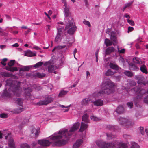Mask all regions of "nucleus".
Segmentation results:
<instances>
[{"label":"nucleus","mask_w":148,"mask_h":148,"mask_svg":"<svg viewBox=\"0 0 148 148\" xmlns=\"http://www.w3.org/2000/svg\"><path fill=\"white\" fill-rule=\"evenodd\" d=\"M68 91L64 90H62L61 91L58 95L59 97H62L66 95L68 93Z\"/></svg>","instance_id":"34"},{"label":"nucleus","mask_w":148,"mask_h":148,"mask_svg":"<svg viewBox=\"0 0 148 148\" xmlns=\"http://www.w3.org/2000/svg\"><path fill=\"white\" fill-rule=\"evenodd\" d=\"M110 39L113 42V45H114L117 43L116 35L115 32H112L111 33Z\"/></svg>","instance_id":"12"},{"label":"nucleus","mask_w":148,"mask_h":148,"mask_svg":"<svg viewBox=\"0 0 148 148\" xmlns=\"http://www.w3.org/2000/svg\"><path fill=\"white\" fill-rule=\"evenodd\" d=\"M103 101L102 100L99 99L93 102L94 105L97 106H101L103 105Z\"/></svg>","instance_id":"15"},{"label":"nucleus","mask_w":148,"mask_h":148,"mask_svg":"<svg viewBox=\"0 0 148 148\" xmlns=\"http://www.w3.org/2000/svg\"><path fill=\"white\" fill-rule=\"evenodd\" d=\"M15 102L19 105L20 106H22L23 100L22 99L20 98H18L15 99Z\"/></svg>","instance_id":"23"},{"label":"nucleus","mask_w":148,"mask_h":148,"mask_svg":"<svg viewBox=\"0 0 148 148\" xmlns=\"http://www.w3.org/2000/svg\"><path fill=\"white\" fill-rule=\"evenodd\" d=\"M109 66L111 68L116 70H118L119 69L118 66L113 63H110Z\"/></svg>","instance_id":"24"},{"label":"nucleus","mask_w":148,"mask_h":148,"mask_svg":"<svg viewBox=\"0 0 148 148\" xmlns=\"http://www.w3.org/2000/svg\"><path fill=\"white\" fill-rule=\"evenodd\" d=\"M114 86V83L109 78L105 77L104 78L101 86L102 91L95 92L92 94V96L96 98L99 97L103 93L109 94L112 92V88Z\"/></svg>","instance_id":"3"},{"label":"nucleus","mask_w":148,"mask_h":148,"mask_svg":"<svg viewBox=\"0 0 148 148\" xmlns=\"http://www.w3.org/2000/svg\"><path fill=\"white\" fill-rule=\"evenodd\" d=\"M83 143V140L81 139L77 140L74 144L73 148H78Z\"/></svg>","instance_id":"17"},{"label":"nucleus","mask_w":148,"mask_h":148,"mask_svg":"<svg viewBox=\"0 0 148 148\" xmlns=\"http://www.w3.org/2000/svg\"><path fill=\"white\" fill-rule=\"evenodd\" d=\"M25 95H27L29 96L30 95V90L29 88H27L25 89Z\"/></svg>","instance_id":"46"},{"label":"nucleus","mask_w":148,"mask_h":148,"mask_svg":"<svg viewBox=\"0 0 148 148\" xmlns=\"http://www.w3.org/2000/svg\"><path fill=\"white\" fill-rule=\"evenodd\" d=\"M133 62L135 63L141 64L142 63V62L138 58H133Z\"/></svg>","instance_id":"31"},{"label":"nucleus","mask_w":148,"mask_h":148,"mask_svg":"<svg viewBox=\"0 0 148 148\" xmlns=\"http://www.w3.org/2000/svg\"><path fill=\"white\" fill-rule=\"evenodd\" d=\"M58 106L59 107H61L62 108H67V109H66L65 110H64V111H63L64 112H67L69 110V108L70 107L71 105H69L68 106H64L63 105H61L59 104L58 105Z\"/></svg>","instance_id":"32"},{"label":"nucleus","mask_w":148,"mask_h":148,"mask_svg":"<svg viewBox=\"0 0 148 148\" xmlns=\"http://www.w3.org/2000/svg\"><path fill=\"white\" fill-rule=\"evenodd\" d=\"M37 144V143L36 142H33L31 144L32 146L33 147H34L35 146H36Z\"/></svg>","instance_id":"59"},{"label":"nucleus","mask_w":148,"mask_h":148,"mask_svg":"<svg viewBox=\"0 0 148 148\" xmlns=\"http://www.w3.org/2000/svg\"><path fill=\"white\" fill-rule=\"evenodd\" d=\"M24 110L22 108H20L19 109L16 110V112L17 113H19Z\"/></svg>","instance_id":"52"},{"label":"nucleus","mask_w":148,"mask_h":148,"mask_svg":"<svg viewBox=\"0 0 148 148\" xmlns=\"http://www.w3.org/2000/svg\"><path fill=\"white\" fill-rule=\"evenodd\" d=\"M0 74L2 77H11V75L8 73L6 72H2L0 73Z\"/></svg>","instance_id":"28"},{"label":"nucleus","mask_w":148,"mask_h":148,"mask_svg":"<svg viewBox=\"0 0 148 148\" xmlns=\"http://www.w3.org/2000/svg\"><path fill=\"white\" fill-rule=\"evenodd\" d=\"M88 127V125L87 124H86L83 122L81 123V126L79 130L80 132H82L83 131L86 130Z\"/></svg>","instance_id":"16"},{"label":"nucleus","mask_w":148,"mask_h":148,"mask_svg":"<svg viewBox=\"0 0 148 148\" xmlns=\"http://www.w3.org/2000/svg\"><path fill=\"white\" fill-rule=\"evenodd\" d=\"M83 23L84 24L87 25L90 27V24L89 21H88L86 20H85L83 21Z\"/></svg>","instance_id":"47"},{"label":"nucleus","mask_w":148,"mask_h":148,"mask_svg":"<svg viewBox=\"0 0 148 148\" xmlns=\"http://www.w3.org/2000/svg\"><path fill=\"white\" fill-rule=\"evenodd\" d=\"M140 129L141 133L143 135V134L145 133L144 128L143 127H140Z\"/></svg>","instance_id":"53"},{"label":"nucleus","mask_w":148,"mask_h":148,"mask_svg":"<svg viewBox=\"0 0 148 148\" xmlns=\"http://www.w3.org/2000/svg\"><path fill=\"white\" fill-rule=\"evenodd\" d=\"M62 2L64 3V10L65 13V16L66 20L67 19V21H69V18L71 17V13L70 12L69 8L67 6V4L66 1L65 0H62Z\"/></svg>","instance_id":"7"},{"label":"nucleus","mask_w":148,"mask_h":148,"mask_svg":"<svg viewBox=\"0 0 148 148\" xmlns=\"http://www.w3.org/2000/svg\"><path fill=\"white\" fill-rule=\"evenodd\" d=\"M134 29V28L133 27H129L128 28V32H131Z\"/></svg>","instance_id":"60"},{"label":"nucleus","mask_w":148,"mask_h":148,"mask_svg":"<svg viewBox=\"0 0 148 148\" xmlns=\"http://www.w3.org/2000/svg\"><path fill=\"white\" fill-rule=\"evenodd\" d=\"M30 118L29 117H26L23 120V122H22V123L23 124H25L29 122Z\"/></svg>","instance_id":"42"},{"label":"nucleus","mask_w":148,"mask_h":148,"mask_svg":"<svg viewBox=\"0 0 148 148\" xmlns=\"http://www.w3.org/2000/svg\"><path fill=\"white\" fill-rule=\"evenodd\" d=\"M107 138L108 140H110L114 137V136L112 134H107Z\"/></svg>","instance_id":"45"},{"label":"nucleus","mask_w":148,"mask_h":148,"mask_svg":"<svg viewBox=\"0 0 148 148\" xmlns=\"http://www.w3.org/2000/svg\"><path fill=\"white\" fill-rule=\"evenodd\" d=\"M77 83H78V82H75L74 83V84L72 86H71V88H72V87H75L76 86Z\"/></svg>","instance_id":"63"},{"label":"nucleus","mask_w":148,"mask_h":148,"mask_svg":"<svg viewBox=\"0 0 148 148\" xmlns=\"http://www.w3.org/2000/svg\"><path fill=\"white\" fill-rule=\"evenodd\" d=\"M29 146L26 143H23L21 145V148H29Z\"/></svg>","instance_id":"40"},{"label":"nucleus","mask_w":148,"mask_h":148,"mask_svg":"<svg viewBox=\"0 0 148 148\" xmlns=\"http://www.w3.org/2000/svg\"><path fill=\"white\" fill-rule=\"evenodd\" d=\"M116 73V72H113L111 69H109L105 73V75L106 76H109L113 75Z\"/></svg>","instance_id":"27"},{"label":"nucleus","mask_w":148,"mask_h":148,"mask_svg":"<svg viewBox=\"0 0 148 148\" xmlns=\"http://www.w3.org/2000/svg\"><path fill=\"white\" fill-rule=\"evenodd\" d=\"M7 58H4L1 60V63L3 66H5L6 65L5 62L7 61Z\"/></svg>","instance_id":"41"},{"label":"nucleus","mask_w":148,"mask_h":148,"mask_svg":"<svg viewBox=\"0 0 148 148\" xmlns=\"http://www.w3.org/2000/svg\"><path fill=\"white\" fill-rule=\"evenodd\" d=\"M90 118L92 120L95 121H97L99 120V119L94 115H91V116Z\"/></svg>","instance_id":"38"},{"label":"nucleus","mask_w":148,"mask_h":148,"mask_svg":"<svg viewBox=\"0 0 148 148\" xmlns=\"http://www.w3.org/2000/svg\"><path fill=\"white\" fill-rule=\"evenodd\" d=\"M20 83L17 81H12L9 79L6 81V88L4 90L3 95L6 97L10 96V93L8 92V89L9 92L12 91L14 94L17 96H19L22 93V89L20 87Z\"/></svg>","instance_id":"2"},{"label":"nucleus","mask_w":148,"mask_h":148,"mask_svg":"<svg viewBox=\"0 0 148 148\" xmlns=\"http://www.w3.org/2000/svg\"><path fill=\"white\" fill-rule=\"evenodd\" d=\"M74 41V38L72 37L68 38L65 36L64 37V43L66 44L67 48H69L71 47Z\"/></svg>","instance_id":"9"},{"label":"nucleus","mask_w":148,"mask_h":148,"mask_svg":"<svg viewBox=\"0 0 148 148\" xmlns=\"http://www.w3.org/2000/svg\"><path fill=\"white\" fill-rule=\"evenodd\" d=\"M6 47L5 45H1L0 46V47L1 49H3L4 48H5Z\"/></svg>","instance_id":"64"},{"label":"nucleus","mask_w":148,"mask_h":148,"mask_svg":"<svg viewBox=\"0 0 148 148\" xmlns=\"http://www.w3.org/2000/svg\"><path fill=\"white\" fill-rule=\"evenodd\" d=\"M91 100L90 98L84 99L81 102V104L83 106L86 105Z\"/></svg>","instance_id":"18"},{"label":"nucleus","mask_w":148,"mask_h":148,"mask_svg":"<svg viewBox=\"0 0 148 148\" xmlns=\"http://www.w3.org/2000/svg\"><path fill=\"white\" fill-rule=\"evenodd\" d=\"M53 98L50 96H48L43 101H40L38 104L40 105H46L53 101Z\"/></svg>","instance_id":"10"},{"label":"nucleus","mask_w":148,"mask_h":148,"mask_svg":"<svg viewBox=\"0 0 148 148\" xmlns=\"http://www.w3.org/2000/svg\"><path fill=\"white\" fill-rule=\"evenodd\" d=\"M114 48L113 47H109L107 48L106 50V55H109L112 52L114 51Z\"/></svg>","instance_id":"20"},{"label":"nucleus","mask_w":148,"mask_h":148,"mask_svg":"<svg viewBox=\"0 0 148 148\" xmlns=\"http://www.w3.org/2000/svg\"><path fill=\"white\" fill-rule=\"evenodd\" d=\"M29 67L28 66H22L20 69L19 71H27L29 70Z\"/></svg>","instance_id":"33"},{"label":"nucleus","mask_w":148,"mask_h":148,"mask_svg":"<svg viewBox=\"0 0 148 148\" xmlns=\"http://www.w3.org/2000/svg\"><path fill=\"white\" fill-rule=\"evenodd\" d=\"M43 64V63L42 62H40L36 63L35 64L34 66V67L36 68H38L41 66Z\"/></svg>","instance_id":"37"},{"label":"nucleus","mask_w":148,"mask_h":148,"mask_svg":"<svg viewBox=\"0 0 148 148\" xmlns=\"http://www.w3.org/2000/svg\"><path fill=\"white\" fill-rule=\"evenodd\" d=\"M69 21L66 22L67 23L64 30H66L68 29V33L71 35H73L76 30L77 27L75 26L72 17H69Z\"/></svg>","instance_id":"5"},{"label":"nucleus","mask_w":148,"mask_h":148,"mask_svg":"<svg viewBox=\"0 0 148 148\" xmlns=\"http://www.w3.org/2000/svg\"><path fill=\"white\" fill-rule=\"evenodd\" d=\"M62 33V32L61 29L59 28L58 29V32H57V33L55 39V41L56 42L60 41L61 39V36Z\"/></svg>","instance_id":"14"},{"label":"nucleus","mask_w":148,"mask_h":148,"mask_svg":"<svg viewBox=\"0 0 148 148\" xmlns=\"http://www.w3.org/2000/svg\"><path fill=\"white\" fill-rule=\"evenodd\" d=\"M127 105L128 107H129L130 108H132V107L133 106V104L132 102H129V103H127Z\"/></svg>","instance_id":"54"},{"label":"nucleus","mask_w":148,"mask_h":148,"mask_svg":"<svg viewBox=\"0 0 148 148\" xmlns=\"http://www.w3.org/2000/svg\"><path fill=\"white\" fill-rule=\"evenodd\" d=\"M5 138L6 139L9 138L8 143L9 147L10 148H14V143L12 138L10 137V134L9 133H8L7 136H5Z\"/></svg>","instance_id":"11"},{"label":"nucleus","mask_w":148,"mask_h":148,"mask_svg":"<svg viewBox=\"0 0 148 148\" xmlns=\"http://www.w3.org/2000/svg\"><path fill=\"white\" fill-rule=\"evenodd\" d=\"M57 68L53 65H50L48 67V71L49 72H51L54 70H56Z\"/></svg>","instance_id":"30"},{"label":"nucleus","mask_w":148,"mask_h":148,"mask_svg":"<svg viewBox=\"0 0 148 148\" xmlns=\"http://www.w3.org/2000/svg\"><path fill=\"white\" fill-rule=\"evenodd\" d=\"M124 73L125 75L129 77H131L133 75L132 73L130 71H125Z\"/></svg>","instance_id":"43"},{"label":"nucleus","mask_w":148,"mask_h":148,"mask_svg":"<svg viewBox=\"0 0 148 148\" xmlns=\"http://www.w3.org/2000/svg\"><path fill=\"white\" fill-rule=\"evenodd\" d=\"M15 60H11L8 63V66H7L5 67V69L8 71L11 72H14V71H17L18 69L17 67H12L14 64Z\"/></svg>","instance_id":"8"},{"label":"nucleus","mask_w":148,"mask_h":148,"mask_svg":"<svg viewBox=\"0 0 148 148\" xmlns=\"http://www.w3.org/2000/svg\"><path fill=\"white\" fill-rule=\"evenodd\" d=\"M119 122L121 124L126 126L127 127H131L134 125L133 123L131 122L128 119L125 118H119Z\"/></svg>","instance_id":"6"},{"label":"nucleus","mask_w":148,"mask_h":148,"mask_svg":"<svg viewBox=\"0 0 148 148\" xmlns=\"http://www.w3.org/2000/svg\"><path fill=\"white\" fill-rule=\"evenodd\" d=\"M36 76L39 78H41L45 77V74L44 73H36Z\"/></svg>","instance_id":"39"},{"label":"nucleus","mask_w":148,"mask_h":148,"mask_svg":"<svg viewBox=\"0 0 148 148\" xmlns=\"http://www.w3.org/2000/svg\"><path fill=\"white\" fill-rule=\"evenodd\" d=\"M67 47L66 46V45H64L63 46H58L56 47H55L52 50V51L53 52L55 50L58 49H62L64 48H65L66 47Z\"/></svg>","instance_id":"35"},{"label":"nucleus","mask_w":148,"mask_h":148,"mask_svg":"<svg viewBox=\"0 0 148 148\" xmlns=\"http://www.w3.org/2000/svg\"><path fill=\"white\" fill-rule=\"evenodd\" d=\"M144 101L145 103L148 104V95L144 98Z\"/></svg>","instance_id":"58"},{"label":"nucleus","mask_w":148,"mask_h":148,"mask_svg":"<svg viewBox=\"0 0 148 148\" xmlns=\"http://www.w3.org/2000/svg\"><path fill=\"white\" fill-rule=\"evenodd\" d=\"M0 33L1 34V35L2 36H5V34L3 31V29L1 27H0Z\"/></svg>","instance_id":"51"},{"label":"nucleus","mask_w":148,"mask_h":148,"mask_svg":"<svg viewBox=\"0 0 148 148\" xmlns=\"http://www.w3.org/2000/svg\"><path fill=\"white\" fill-rule=\"evenodd\" d=\"M131 145V148H138L139 147V145L135 142H132Z\"/></svg>","instance_id":"36"},{"label":"nucleus","mask_w":148,"mask_h":148,"mask_svg":"<svg viewBox=\"0 0 148 148\" xmlns=\"http://www.w3.org/2000/svg\"><path fill=\"white\" fill-rule=\"evenodd\" d=\"M141 71L145 74L147 73L148 72L146 69V66L144 65H142L140 67Z\"/></svg>","instance_id":"29"},{"label":"nucleus","mask_w":148,"mask_h":148,"mask_svg":"<svg viewBox=\"0 0 148 148\" xmlns=\"http://www.w3.org/2000/svg\"><path fill=\"white\" fill-rule=\"evenodd\" d=\"M132 2H130L127 3L125 4V5L127 8V7H128L130 6V5H132Z\"/></svg>","instance_id":"57"},{"label":"nucleus","mask_w":148,"mask_h":148,"mask_svg":"<svg viewBox=\"0 0 148 148\" xmlns=\"http://www.w3.org/2000/svg\"><path fill=\"white\" fill-rule=\"evenodd\" d=\"M31 30V29L30 28H28L27 30V31H25V32L24 34H25V35L26 36H27V34H28V33L30 32Z\"/></svg>","instance_id":"55"},{"label":"nucleus","mask_w":148,"mask_h":148,"mask_svg":"<svg viewBox=\"0 0 148 148\" xmlns=\"http://www.w3.org/2000/svg\"><path fill=\"white\" fill-rule=\"evenodd\" d=\"M136 84V83L134 81H132L130 83V85L132 86H134Z\"/></svg>","instance_id":"61"},{"label":"nucleus","mask_w":148,"mask_h":148,"mask_svg":"<svg viewBox=\"0 0 148 148\" xmlns=\"http://www.w3.org/2000/svg\"><path fill=\"white\" fill-rule=\"evenodd\" d=\"M124 111V108L122 105L119 106L116 110V112L119 114L123 113Z\"/></svg>","instance_id":"21"},{"label":"nucleus","mask_w":148,"mask_h":148,"mask_svg":"<svg viewBox=\"0 0 148 148\" xmlns=\"http://www.w3.org/2000/svg\"><path fill=\"white\" fill-rule=\"evenodd\" d=\"M104 43L106 45V46L107 47H108L112 45V42L108 39L106 38L105 40Z\"/></svg>","instance_id":"25"},{"label":"nucleus","mask_w":148,"mask_h":148,"mask_svg":"<svg viewBox=\"0 0 148 148\" xmlns=\"http://www.w3.org/2000/svg\"><path fill=\"white\" fill-rule=\"evenodd\" d=\"M82 120L86 122H88L89 121L88 116L86 114H84L82 116Z\"/></svg>","instance_id":"26"},{"label":"nucleus","mask_w":148,"mask_h":148,"mask_svg":"<svg viewBox=\"0 0 148 148\" xmlns=\"http://www.w3.org/2000/svg\"><path fill=\"white\" fill-rule=\"evenodd\" d=\"M119 60L120 63L124 64L125 61L124 59L122 57H120L119 58Z\"/></svg>","instance_id":"49"},{"label":"nucleus","mask_w":148,"mask_h":148,"mask_svg":"<svg viewBox=\"0 0 148 148\" xmlns=\"http://www.w3.org/2000/svg\"><path fill=\"white\" fill-rule=\"evenodd\" d=\"M12 46L16 47H17L19 46V45L17 43H15L12 45Z\"/></svg>","instance_id":"62"},{"label":"nucleus","mask_w":148,"mask_h":148,"mask_svg":"<svg viewBox=\"0 0 148 148\" xmlns=\"http://www.w3.org/2000/svg\"><path fill=\"white\" fill-rule=\"evenodd\" d=\"M96 143L99 147L102 148H126V147L125 143L117 141L106 143L105 142L98 140L96 141Z\"/></svg>","instance_id":"4"},{"label":"nucleus","mask_w":148,"mask_h":148,"mask_svg":"<svg viewBox=\"0 0 148 148\" xmlns=\"http://www.w3.org/2000/svg\"><path fill=\"white\" fill-rule=\"evenodd\" d=\"M64 27V26H60V25H58L57 27V32H58V29L59 28L61 29L62 32V30H63Z\"/></svg>","instance_id":"56"},{"label":"nucleus","mask_w":148,"mask_h":148,"mask_svg":"<svg viewBox=\"0 0 148 148\" xmlns=\"http://www.w3.org/2000/svg\"><path fill=\"white\" fill-rule=\"evenodd\" d=\"M117 49L118 52L119 53H123L125 52V49H122L120 50L119 47H118Z\"/></svg>","instance_id":"44"},{"label":"nucleus","mask_w":148,"mask_h":148,"mask_svg":"<svg viewBox=\"0 0 148 148\" xmlns=\"http://www.w3.org/2000/svg\"><path fill=\"white\" fill-rule=\"evenodd\" d=\"M127 22L130 25L132 26L134 25V23L133 21L128 19L127 20Z\"/></svg>","instance_id":"48"},{"label":"nucleus","mask_w":148,"mask_h":148,"mask_svg":"<svg viewBox=\"0 0 148 148\" xmlns=\"http://www.w3.org/2000/svg\"><path fill=\"white\" fill-rule=\"evenodd\" d=\"M39 133V131L35 128H33L31 130V136L33 138L36 137Z\"/></svg>","instance_id":"13"},{"label":"nucleus","mask_w":148,"mask_h":148,"mask_svg":"<svg viewBox=\"0 0 148 148\" xmlns=\"http://www.w3.org/2000/svg\"><path fill=\"white\" fill-rule=\"evenodd\" d=\"M129 67L131 70L137 71L139 70L138 68L136 65L132 63L130 64Z\"/></svg>","instance_id":"22"},{"label":"nucleus","mask_w":148,"mask_h":148,"mask_svg":"<svg viewBox=\"0 0 148 148\" xmlns=\"http://www.w3.org/2000/svg\"><path fill=\"white\" fill-rule=\"evenodd\" d=\"M0 116L1 117L3 118H6L8 117V115L6 114L3 113L0 115Z\"/></svg>","instance_id":"50"},{"label":"nucleus","mask_w":148,"mask_h":148,"mask_svg":"<svg viewBox=\"0 0 148 148\" xmlns=\"http://www.w3.org/2000/svg\"><path fill=\"white\" fill-rule=\"evenodd\" d=\"M36 54L30 50H27L25 54V56L28 57H32L36 56Z\"/></svg>","instance_id":"19"},{"label":"nucleus","mask_w":148,"mask_h":148,"mask_svg":"<svg viewBox=\"0 0 148 148\" xmlns=\"http://www.w3.org/2000/svg\"><path fill=\"white\" fill-rule=\"evenodd\" d=\"M80 123L79 122L75 123L71 127L69 131L67 130H60L57 134L55 133L50 136L51 142L46 139H41L38 141V143L41 147H46L49 146L51 143L54 146H60L65 145L67 143L66 140H64L63 138L67 137L70 136L79 128Z\"/></svg>","instance_id":"1"}]
</instances>
